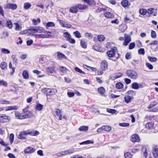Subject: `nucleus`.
<instances>
[{"instance_id":"obj_17","label":"nucleus","mask_w":158,"mask_h":158,"mask_svg":"<svg viewBox=\"0 0 158 158\" xmlns=\"http://www.w3.org/2000/svg\"><path fill=\"white\" fill-rule=\"evenodd\" d=\"M152 153L155 158L158 157V148L157 146L153 148Z\"/></svg>"},{"instance_id":"obj_32","label":"nucleus","mask_w":158,"mask_h":158,"mask_svg":"<svg viewBox=\"0 0 158 158\" xmlns=\"http://www.w3.org/2000/svg\"><path fill=\"white\" fill-rule=\"evenodd\" d=\"M78 8V9H79L80 10H83L84 9H85L88 8V6L87 5H81V4H78L77 5Z\"/></svg>"},{"instance_id":"obj_47","label":"nucleus","mask_w":158,"mask_h":158,"mask_svg":"<svg viewBox=\"0 0 158 158\" xmlns=\"http://www.w3.org/2000/svg\"><path fill=\"white\" fill-rule=\"evenodd\" d=\"M139 13L143 15H144L147 13V10L145 9H140L139 11Z\"/></svg>"},{"instance_id":"obj_52","label":"nucleus","mask_w":158,"mask_h":158,"mask_svg":"<svg viewBox=\"0 0 158 158\" xmlns=\"http://www.w3.org/2000/svg\"><path fill=\"white\" fill-rule=\"evenodd\" d=\"M14 137V136L13 134L11 133L10 134L9 136V140L10 141V143H12L13 142Z\"/></svg>"},{"instance_id":"obj_59","label":"nucleus","mask_w":158,"mask_h":158,"mask_svg":"<svg viewBox=\"0 0 158 158\" xmlns=\"http://www.w3.org/2000/svg\"><path fill=\"white\" fill-rule=\"evenodd\" d=\"M85 36L88 38H92V35L91 34L88 32L85 33Z\"/></svg>"},{"instance_id":"obj_30","label":"nucleus","mask_w":158,"mask_h":158,"mask_svg":"<svg viewBox=\"0 0 158 158\" xmlns=\"http://www.w3.org/2000/svg\"><path fill=\"white\" fill-rule=\"evenodd\" d=\"M18 107L16 106H10L7 108L6 110H17L18 109Z\"/></svg>"},{"instance_id":"obj_39","label":"nucleus","mask_w":158,"mask_h":158,"mask_svg":"<svg viewBox=\"0 0 158 158\" xmlns=\"http://www.w3.org/2000/svg\"><path fill=\"white\" fill-rule=\"evenodd\" d=\"M6 26L9 29H11L12 27V24L10 20H8L6 22Z\"/></svg>"},{"instance_id":"obj_49","label":"nucleus","mask_w":158,"mask_h":158,"mask_svg":"<svg viewBox=\"0 0 158 158\" xmlns=\"http://www.w3.org/2000/svg\"><path fill=\"white\" fill-rule=\"evenodd\" d=\"M74 70L76 71L77 72L83 74H85L84 72L82 71L81 69L79 68L78 67H75L74 68Z\"/></svg>"},{"instance_id":"obj_2","label":"nucleus","mask_w":158,"mask_h":158,"mask_svg":"<svg viewBox=\"0 0 158 158\" xmlns=\"http://www.w3.org/2000/svg\"><path fill=\"white\" fill-rule=\"evenodd\" d=\"M126 73L128 77L132 79H135L138 77L137 73L134 71L128 70L126 71Z\"/></svg>"},{"instance_id":"obj_33","label":"nucleus","mask_w":158,"mask_h":158,"mask_svg":"<svg viewBox=\"0 0 158 158\" xmlns=\"http://www.w3.org/2000/svg\"><path fill=\"white\" fill-rule=\"evenodd\" d=\"M7 64L6 62H1L0 64V67L3 70H5L6 69Z\"/></svg>"},{"instance_id":"obj_10","label":"nucleus","mask_w":158,"mask_h":158,"mask_svg":"<svg viewBox=\"0 0 158 158\" xmlns=\"http://www.w3.org/2000/svg\"><path fill=\"white\" fill-rule=\"evenodd\" d=\"M51 34H32V35L37 38H48L49 37Z\"/></svg>"},{"instance_id":"obj_50","label":"nucleus","mask_w":158,"mask_h":158,"mask_svg":"<svg viewBox=\"0 0 158 158\" xmlns=\"http://www.w3.org/2000/svg\"><path fill=\"white\" fill-rule=\"evenodd\" d=\"M116 86L117 88L120 89L123 87V85L121 82H118L116 84Z\"/></svg>"},{"instance_id":"obj_24","label":"nucleus","mask_w":158,"mask_h":158,"mask_svg":"<svg viewBox=\"0 0 158 158\" xmlns=\"http://www.w3.org/2000/svg\"><path fill=\"white\" fill-rule=\"evenodd\" d=\"M36 27H34L30 28L28 29L29 34L32 35L33 34V33H35L37 32V30L36 28Z\"/></svg>"},{"instance_id":"obj_40","label":"nucleus","mask_w":158,"mask_h":158,"mask_svg":"<svg viewBox=\"0 0 158 158\" xmlns=\"http://www.w3.org/2000/svg\"><path fill=\"white\" fill-rule=\"evenodd\" d=\"M46 29H48L50 27H53L55 26V24L53 22H48L47 23Z\"/></svg>"},{"instance_id":"obj_13","label":"nucleus","mask_w":158,"mask_h":158,"mask_svg":"<svg viewBox=\"0 0 158 158\" xmlns=\"http://www.w3.org/2000/svg\"><path fill=\"white\" fill-rule=\"evenodd\" d=\"M132 87L134 89H138L140 88H143V85L140 83L138 84L137 82H134L132 84Z\"/></svg>"},{"instance_id":"obj_28","label":"nucleus","mask_w":158,"mask_h":158,"mask_svg":"<svg viewBox=\"0 0 158 158\" xmlns=\"http://www.w3.org/2000/svg\"><path fill=\"white\" fill-rule=\"evenodd\" d=\"M22 75L24 78L28 79L29 78V74L27 70H24L22 73Z\"/></svg>"},{"instance_id":"obj_55","label":"nucleus","mask_w":158,"mask_h":158,"mask_svg":"<svg viewBox=\"0 0 158 158\" xmlns=\"http://www.w3.org/2000/svg\"><path fill=\"white\" fill-rule=\"evenodd\" d=\"M138 52L139 54L143 55L145 54L144 50L143 48H140L138 50Z\"/></svg>"},{"instance_id":"obj_48","label":"nucleus","mask_w":158,"mask_h":158,"mask_svg":"<svg viewBox=\"0 0 158 158\" xmlns=\"http://www.w3.org/2000/svg\"><path fill=\"white\" fill-rule=\"evenodd\" d=\"M73 34L77 38H79L81 37V35L80 32L78 31H76L73 32Z\"/></svg>"},{"instance_id":"obj_64","label":"nucleus","mask_w":158,"mask_h":158,"mask_svg":"<svg viewBox=\"0 0 158 158\" xmlns=\"http://www.w3.org/2000/svg\"><path fill=\"white\" fill-rule=\"evenodd\" d=\"M135 43H131L129 45V49H133L135 47Z\"/></svg>"},{"instance_id":"obj_23","label":"nucleus","mask_w":158,"mask_h":158,"mask_svg":"<svg viewBox=\"0 0 158 158\" xmlns=\"http://www.w3.org/2000/svg\"><path fill=\"white\" fill-rule=\"evenodd\" d=\"M27 135H29L32 136H37L39 134V131H33L30 132L27 131Z\"/></svg>"},{"instance_id":"obj_29","label":"nucleus","mask_w":158,"mask_h":158,"mask_svg":"<svg viewBox=\"0 0 158 158\" xmlns=\"http://www.w3.org/2000/svg\"><path fill=\"white\" fill-rule=\"evenodd\" d=\"M32 22L33 24L34 25L36 26L38 23H40L41 20L39 18H38L37 20L35 19H33Z\"/></svg>"},{"instance_id":"obj_25","label":"nucleus","mask_w":158,"mask_h":158,"mask_svg":"<svg viewBox=\"0 0 158 158\" xmlns=\"http://www.w3.org/2000/svg\"><path fill=\"white\" fill-rule=\"evenodd\" d=\"M154 124L152 122H149L147 123L145 125L146 128L148 129H152L153 128Z\"/></svg>"},{"instance_id":"obj_19","label":"nucleus","mask_w":158,"mask_h":158,"mask_svg":"<svg viewBox=\"0 0 158 158\" xmlns=\"http://www.w3.org/2000/svg\"><path fill=\"white\" fill-rule=\"evenodd\" d=\"M57 57L58 59H67V57L63 54L61 53L60 52H57Z\"/></svg>"},{"instance_id":"obj_8","label":"nucleus","mask_w":158,"mask_h":158,"mask_svg":"<svg viewBox=\"0 0 158 158\" xmlns=\"http://www.w3.org/2000/svg\"><path fill=\"white\" fill-rule=\"evenodd\" d=\"M157 104V103L156 102H152L148 107L149 109H150V110L153 112H156L157 111V109L154 107Z\"/></svg>"},{"instance_id":"obj_44","label":"nucleus","mask_w":158,"mask_h":158,"mask_svg":"<svg viewBox=\"0 0 158 158\" xmlns=\"http://www.w3.org/2000/svg\"><path fill=\"white\" fill-rule=\"evenodd\" d=\"M121 4L123 7H126L128 5V2L127 0H124L122 2Z\"/></svg>"},{"instance_id":"obj_62","label":"nucleus","mask_w":158,"mask_h":158,"mask_svg":"<svg viewBox=\"0 0 158 158\" xmlns=\"http://www.w3.org/2000/svg\"><path fill=\"white\" fill-rule=\"evenodd\" d=\"M67 40L69 41V42L71 44H74L75 42V40L71 38V37H70L68 39H67Z\"/></svg>"},{"instance_id":"obj_4","label":"nucleus","mask_w":158,"mask_h":158,"mask_svg":"<svg viewBox=\"0 0 158 158\" xmlns=\"http://www.w3.org/2000/svg\"><path fill=\"white\" fill-rule=\"evenodd\" d=\"M28 107H27L26 108H24L23 110V114L24 115V119L30 118L33 116V113L30 111L27 110Z\"/></svg>"},{"instance_id":"obj_42","label":"nucleus","mask_w":158,"mask_h":158,"mask_svg":"<svg viewBox=\"0 0 158 158\" xmlns=\"http://www.w3.org/2000/svg\"><path fill=\"white\" fill-rule=\"evenodd\" d=\"M94 143V142L93 141H91L89 140H88L86 141H85L83 142H82L80 143V145H83V144H88L90 143L93 144Z\"/></svg>"},{"instance_id":"obj_26","label":"nucleus","mask_w":158,"mask_h":158,"mask_svg":"<svg viewBox=\"0 0 158 158\" xmlns=\"http://www.w3.org/2000/svg\"><path fill=\"white\" fill-rule=\"evenodd\" d=\"M105 17L108 18H112L114 17L113 14L110 12H106L104 14Z\"/></svg>"},{"instance_id":"obj_43","label":"nucleus","mask_w":158,"mask_h":158,"mask_svg":"<svg viewBox=\"0 0 158 158\" xmlns=\"http://www.w3.org/2000/svg\"><path fill=\"white\" fill-rule=\"evenodd\" d=\"M98 40L99 41H103L105 39V37L103 35H99L98 36Z\"/></svg>"},{"instance_id":"obj_38","label":"nucleus","mask_w":158,"mask_h":158,"mask_svg":"<svg viewBox=\"0 0 158 158\" xmlns=\"http://www.w3.org/2000/svg\"><path fill=\"white\" fill-rule=\"evenodd\" d=\"M1 52L3 54H9L10 53V51L5 48H2L1 49Z\"/></svg>"},{"instance_id":"obj_31","label":"nucleus","mask_w":158,"mask_h":158,"mask_svg":"<svg viewBox=\"0 0 158 158\" xmlns=\"http://www.w3.org/2000/svg\"><path fill=\"white\" fill-rule=\"evenodd\" d=\"M88 129V127L87 126H83L80 127L79 129V131H87Z\"/></svg>"},{"instance_id":"obj_51","label":"nucleus","mask_w":158,"mask_h":158,"mask_svg":"<svg viewBox=\"0 0 158 158\" xmlns=\"http://www.w3.org/2000/svg\"><path fill=\"white\" fill-rule=\"evenodd\" d=\"M124 99L125 102L127 103H128L131 101V97L129 96H127L125 97Z\"/></svg>"},{"instance_id":"obj_46","label":"nucleus","mask_w":158,"mask_h":158,"mask_svg":"<svg viewBox=\"0 0 158 158\" xmlns=\"http://www.w3.org/2000/svg\"><path fill=\"white\" fill-rule=\"evenodd\" d=\"M14 24L15 25V29L16 31L20 30L22 29V27L19 25V24L16 23H14Z\"/></svg>"},{"instance_id":"obj_15","label":"nucleus","mask_w":158,"mask_h":158,"mask_svg":"<svg viewBox=\"0 0 158 158\" xmlns=\"http://www.w3.org/2000/svg\"><path fill=\"white\" fill-rule=\"evenodd\" d=\"M35 151V149L31 147H28L25 149L24 152L25 154L31 153Z\"/></svg>"},{"instance_id":"obj_34","label":"nucleus","mask_w":158,"mask_h":158,"mask_svg":"<svg viewBox=\"0 0 158 158\" xmlns=\"http://www.w3.org/2000/svg\"><path fill=\"white\" fill-rule=\"evenodd\" d=\"M59 70L63 73H66L69 71V70L66 67L63 66L61 67L59 69Z\"/></svg>"},{"instance_id":"obj_11","label":"nucleus","mask_w":158,"mask_h":158,"mask_svg":"<svg viewBox=\"0 0 158 158\" xmlns=\"http://www.w3.org/2000/svg\"><path fill=\"white\" fill-rule=\"evenodd\" d=\"M6 7L9 9H11L13 10H16L17 6L16 4L8 3L6 5Z\"/></svg>"},{"instance_id":"obj_61","label":"nucleus","mask_w":158,"mask_h":158,"mask_svg":"<svg viewBox=\"0 0 158 158\" xmlns=\"http://www.w3.org/2000/svg\"><path fill=\"white\" fill-rule=\"evenodd\" d=\"M7 85L6 82L3 80H0V85H3L4 86H6Z\"/></svg>"},{"instance_id":"obj_27","label":"nucleus","mask_w":158,"mask_h":158,"mask_svg":"<svg viewBox=\"0 0 158 158\" xmlns=\"http://www.w3.org/2000/svg\"><path fill=\"white\" fill-rule=\"evenodd\" d=\"M98 92L101 95H103L105 92V90L103 87H101L98 89Z\"/></svg>"},{"instance_id":"obj_54","label":"nucleus","mask_w":158,"mask_h":158,"mask_svg":"<svg viewBox=\"0 0 158 158\" xmlns=\"http://www.w3.org/2000/svg\"><path fill=\"white\" fill-rule=\"evenodd\" d=\"M148 60L151 62H154L156 61L157 59L156 57H152L151 56H148Z\"/></svg>"},{"instance_id":"obj_7","label":"nucleus","mask_w":158,"mask_h":158,"mask_svg":"<svg viewBox=\"0 0 158 158\" xmlns=\"http://www.w3.org/2000/svg\"><path fill=\"white\" fill-rule=\"evenodd\" d=\"M10 118L9 116H7L5 114L0 115V121L2 123L8 122Z\"/></svg>"},{"instance_id":"obj_58","label":"nucleus","mask_w":158,"mask_h":158,"mask_svg":"<svg viewBox=\"0 0 158 158\" xmlns=\"http://www.w3.org/2000/svg\"><path fill=\"white\" fill-rule=\"evenodd\" d=\"M119 126L123 127H127L129 126V124L127 123H119Z\"/></svg>"},{"instance_id":"obj_35","label":"nucleus","mask_w":158,"mask_h":158,"mask_svg":"<svg viewBox=\"0 0 158 158\" xmlns=\"http://www.w3.org/2000/svg\"><path fill=\"white\" fill-rule=\"evenodd\" d=\"M31 4L29 2L25 3L24 4L23 7L25 10H28L31 6Z\"/></svg>"},{"instance_id":"obj_3","label":"nucleus","mask_w":158,"mask_h":158,"mask_svg":"<svg viewBox=\"0 0 158 158\" xmlns=\"http://www.w3.org/2000/svg\"><path fill=\"white\" fill-rule=\"evenodd\" d=\"M74 151V149L71 148L65 151L59 152L57 153L56 156L58 157H61L69 154H72L73 153Z\"/></svg>"},{"instance_id":"obj_21","label":"nucleus","mask_w":158,"mask_h":158,"mask_svg":"<svg viewBox=\"0 0 158 158\" xmlns=\"http://www.w3.org/2000/svg\"><path fill=\"white\" fill-rule=\"evenodd\" d=\"M46 70L49 73L51 74L55 72V68L54 66L49 67L46 69Z\"/></svg>"},{"instance_id":"obj_22","label":"nucleus","mask_w":158,"mask_h":158,"mask_svg":"<svg viewBox=\"0 0 158 158\" xmlns=\"http://www.w3.org/2000/svg\"><path fill=\"white\" fill-rule=\"evenodd\" d=\"M27 131H24L20 133L18 136V138L19 139H23L25 138V135H27Z\"/></svg>"},{"instance_id":"obj_9","label":"nucleus","mask_w":158,"mask_h":158,"mask_svg":"<svg viewBox=\"0 0 158 158\" xmlns=\"http://www.w3.org/2000/svg\"><path fill=\"white\" fill-rule=\"evenodd\" d=\"M36 29L37 30V32L39 33H45L46 34H51V33L50 31H46L44 28L40 27H36Z\"/></svg>"},{"instance_id":"obj_37","label":"nucleus","mask_w":158,"mask_h":158,"mask_svg":"<svg viewBox=\"0 0 158 158\" xmlns=\"http://www.w3.org/2000/svg\"><path fill=\"white\" fill-rule=\"evenodd\" d=\"M102 129L104 131H109L111 129V127L108 126H103L102 127Z\"/></svg>"},{"instance_id":"obj_20","label":"nucleus","mask_w":158,"mask_h":158,"mask_svg":"<svg viewBox=\"0 0 158 158\" xmlns=\"http://www.w3.org/2000/svg\"><path fill=\"white\" fill-rule=\"evenodd\" d=\"M78 11V9L77 5L71 7L69 10L70 12L73 13H77Z\"/></svg>"},{"instance_id":"obj_63","label":"nucleus","mask_w":158,"mask_h":158,"mask_svg":"<svg viewBox=\"0 0 158 158\" xmlns=\"http://www.w3.org/2000/svg\"><path fill=\"white\" fill-rule=\"evenodd\" d=\"M154 9L153 8H149L147 10V13H148V14H152L153 13V10Z\"/></svg>"},{"instance_id":"obj_45","label":"nucleus","mask_w":158,"mask_h":158,"mask_svg":"<svg viewBox=\"0 0 158 158\" xmlns=\"http://www.w3.org/2000/svg\"><path fill=\"white\" fill-rule=\"evenodd\" d=\"M106 110L108 112L112 114H115L116 112V110L114 109L107 108Z\"/></svg>"},{"instance_id":"obj_5","label":"nucleus","mask_w":158,"mask_h":158,"mask_svg":"<svg viewBox=\"0 0 158 158\" xmlns=\"http://www.w3.org/2000/svg\"><path fill=\"white\" fill-rule=\"evenodd\" d=\"M117 48L115 47H114L111 48V50L107 52L106 54L109 57H112L114 56L115 53L117 52Z\"/></svg>"},{"instance_id":"obj_36","label":"nucleus","mask_w":158,"mask_h":158,"mask_svg":"<svg viewBox=\"0 0 158 158\" xmlns=\"http://www.w3.org/2000/svg\"><path fill=\"white\" fill-rule=\"evenodd\" d=\"M43 108V106L40 104H37L35 106V109L37 110L40 111Z\"/></svg>"},{"instance_id":"obj_41","label":"nucleus","mask_w":158,"mask_h":158,"mask_svg":"<svg viewBox=\"0 0 158 158\" xmlns=\"http://www.w3.org/2000/svg\"><path fill=\"white\" fill-rule=\"evenodd\" d=\"M81 45L83 48H87V43L84 40H81Z\"/></svg>"},{"instance_id":"obj_18","label":"nucleus","mask_w":158,"mask_h":158,"mask_svg":"<svg viewBox=\"0 0 158 158\" xmlns=\"http://www.w3.org/2000/svg\"><path fill=\"white\" fill-rule=\"evenodd\" d=\"M15 118L17 119H24V115H23V113L20 114L18 112H16L15 113Z\"/></svg>"},{"instance_id":"obj_14","label":"nucleus","mask_w":158,"mask_h":158,"mask_svg":"<svg viewBox=\"0 0 158 158\" xmlns=\"http://www.w3.org/2000/svg\"><path fill=\"white\" fill-rule=\"evenodd\" d=\"M131 140L133 142H139L140 140L139 138L138 135H133L131 136Z\"/></svg>"},{"instance_id":"obj_60","label":"nucleus","mask_w":158,"mask_h":158,"mask_svg":"<svg viewBox=\"0 0 158 158\" xmlns=\"http://www.w3.org/2000/svg\"><path fill=\"white\" fill-rule=\"evenodd\" d=\"M151 36L153 38H155L156 37V35L155 31H152L151 32Z\"/></svg>"},{"instance_id":"obj_6","label":"nucleus","mask_w":158,"mask_h":158,"mask_svg":"<svg viewBox=\"0 0 158 158\" xmlns=\"http://www.w3.org/2000/svg\"><path fill=\"white\" fill-rule=\"evenodd\" d=\"M57 21L59 22V23L62 27H66L68 28H70L72 27V25L71 24L68 23L66 22L63 20L58 19Z\"/></svg>"},{"instance_id":"obj_1","label":"nucleus","mask_w":158,"mask_h":158,"mask_svg":"<svg viewBox=\"0 0 158 158\" xmlns=\"http://www.w3.org/2000/svg\"><path fill=\"white\" fill-rule=\"evenodd\" d=\"M41 92L46 95V96H50L55 94L57 92L56 89H49L45 88L41 90Z\"/></svg>"},{"instance_id":"obj_56","label":"nucleus","mask_w":158,"mask_h":158,"mask_svg":"<svg viewBox=\"0 0 158 158\" xmlns=\"http://www.w3.org/2000/svg\"><path fill=\"white\" fill-rule=\"evenodd\" d=\"M64 35L65 38H67V39H68L71 36L70 34L67 32H64Z\"/></svg>"},{"instance_id":"obj_16","label":"nucleus","mask_w":158,"mask_h":158,"mask_svg":"<svg viewBox=\"0 0 158 158\" xmlns=\"http://www.w3.org/2000/svg\"><path fill=\"white\" fill-rule=\"evenodd\" d=\"M108 66L107 62L106 60H103L101 63V67L103 70L106 69Z\"/></svg>"},{"instance_id":"obj_57","label":"nucleus","mask_w":158,"mask_h":158,"mask_svg":"<svg viewBox=\"0 0 158 158\" xmlns=\"http://www.w3.org/2000/svg\"><path fill=\"white\" fill-rule=\"evenodd\" d=\"M120 28L121 30V31L123 32L127 28V26L125 25L120 26Z\"/></svg>"},{"instance_id":"obj_12","label":"nucleus","mask_w":158,"mask_h":158,"mask_svg":"<svg viewBox=\"0 0 158 158\" xmlns=\"http://www.w3.org/2000/svg\"><path fill=\"white\" fill-rule=\"evenodd\" d=\"M125 39L123 43V44L125 46H127L128 44L131 41V38L130 36L126 34L124 35Z\"/></svg>"},{"instance_id":"obj_53","label":"nucleus","mask_w":158,"mask_h":158,"mask_svg":"<svg viewBox=\"0 0 158 158\" xmlns=\"http://www.w3.org/2000/svg\"><path fill=\"white\" fill-rule=\"evenodd\" d=\"M125 158H132V155L129 152H126L124 153Z\"/></svg>"}]
</instances>
